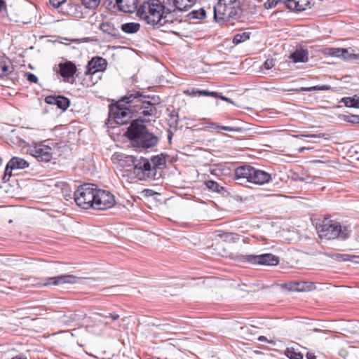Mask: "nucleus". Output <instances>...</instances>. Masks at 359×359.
<instances>
[{"instance_id":"c756f323","label":"nucleus","mask_w":359,"mask_h":359,"mask_svg":"<svg viewBox=\"0 0 359 359\" xmlns=\"http://www.w3.org/2000/svg\"><path fill=\"white\" fill-rule=\"evenodd\" d=\"M250 39V33L248 32H243L241 34H237L234 36L233 39V43L236 45L241 43L242 42L245 41L246 40Z\"/></svg>"},{"instance_id":"ddd939ff","label":"nucleus","mask_w":359,"mask_h":359,"mask_svg":"<svg viewBox=\"0 0 359 359\" xmlns=\"http://www.w3.org/2000/svg\"><path fill=\"white\" fill-rule=\"evenodd\" d=\"M244 260L252 264L266 266H276L279 263V257L271 253L245 255Z\"/></svg>"},{"instance_id":"473e14b6","label":"nucleus","mask_w":359,"mask_h":359,"mask_svg":"<svg viewBox=\"0 0 359 359\" xmlns=\"http://www.w3.org/2000/svg\"><path fill=\"white\" fill-rule=\"evenodd\" d=\"M189 15L191 18L194 19H203L205 16V11L204 9L201 8L191 11Z\"/></svg>"},{"instance_id":"5701e85b","label":"nucleus","mask_w":359,"mask_h":359,"mask_svg":"<svg viewBox=\"0 0 359 359\" xmlns=\"http://www.w3.org/2000/svg\"><path fill=\"white\" fill-rule=\"evenodd\" d=\"M294 62H306L309 59V53L306 50L299 49L295 50L290 55Z\"/></svg>"},{"instance_id":"f3484780","label":"nucleus","mask_w":359,"mask_h":359,"mask_svg":"<svg viewBox=\"0 0 359 359\" xmlns=\"http://www.w3.org/2000/svg\"><path fill=\"white\" fill-rule=\"evenodd\" d=\"M50 4L55 8H59L60 12L67 15H74L77 18L81 15L77 12V8H81L78 5H74L69 8H65L67 4V0H49Z\"/></svg>"},{"instance_id":"0eeeda50","label":"nucleus","mask_w":359,"mask_h":359,"mask_svg":"<svg viewBox=\"0 0 359 359\" xmlns=\"http://www.w3.org/2000/svg\"><path fill=\"white\" fill-rule=\"evenodd\" d=\"M133 104H128L123 101V97L116 104L109 106V117L114 119L116 123L123 125L126 123L134 114Z\"/></svg>"},{"instance_id":"f257e3e1","label":"nucleus","mask_w":359,"mask_h":359,"mask_svg":"<svg viewBox=\"0 0 359 359\" xmlns=\"http://www.w3.org/2000/svg\"><path fill=\"white\" fill-rule=\"evenodd\" d=\"M171 10L166 8L159 0H149L144 2L137 10V15L151 25L162 27L169 23L167 15Z\"/></svg>"},{"instance_id":"2f4dec72","label":"nucleus","mask_w":359,"mask_h":359,"mask_svg":"<svg viewBox=\"0 0 359 359\" xmlns=\"http://www.w3.org/2000/svg\"><path fill=\"white\" fill-rule=\"evenodd\" d=\"M285 355L290 359H302L303 356L300 353L295 352L293 349L287 348L285 351Z\"/></svg>"},{"instance_id":"4c0bfd02","label":"nucleus","mask_w":359,"mask_h":359,"mask_svg":"<svg viewBox=\"0 0 359 359\" xmlns=\"http://www.w3.org/2000/svg\"><path fill=\"white\" fill-rule=\"evenodd\" d=\"M13 170V168H8V163H7V165L5 169L4 176L3 177V180L6 182L9 180V178L12 175L11 171Z\"/></svg>"},{"instance_id":"c9c22d12","label":"nucleus","mask_w":359,"mask_h":359,"mask_svg":"<svg viewBox=\"0 0 359 359\" xmlns=\"http://www.w3.org/2000/svg\"><path fill=\"white\" fill-rule=\"evenodd\" d=\"M342 53L343 48H331L329 51L330 55L337 57H341Z\"/></svg>"},{"instance_id":"864d4df0","label":"nucleus","mask_w":359,"mask_h":359,"mask_svg":"<svg viewBox=\"0 0 359 359\" xmlns=\"http://www.w3.org/2000/svg\"><path fill=\"white\" fill-rule=\"evenodd\" d=\"M298 180H300V181H305V180H306L307 179L302 178V177H299V178H298Z\"/></svg>"},{"instance_id":"603ef678","label":"nucleus","mask_w":359,"mask_h":359,"mask_svg":"<svg viewBox=\"0 0 359 359\" xmlns=\"http://www.w3.org/2000/svg\"><path fill=\"white\" fill-rule=\"evenodd\" d=\"M12 359H27V358H23V357L15 356V357L13 358Z\"/></svg>"},{"instance_id":"423d86ee","label":"nucleus","mask_w":359,"mask_h":359,"mask_svg":"<svg viewBox=\"0 0 359 359\" xmlns=\"http://www.w3.org/2000/svg\"><path fill=\"white\" fill-rule=\"evenodd\" d=\"M147 97L141 93L135 92L123 97V101H126L128 104H133V111L142 115L145 120L149 121L150 116H155L156 108L149 101L145 100Z\"/></svg>"},{"instance_id":"4468645a","label":"nucleus","mask_w":359,"mask_h":359,"mask_svg":"<svg viewBox=\"0 0 359 359\" xmlns=\"http://www.w3.org/2000/svg\"><path fill=\"white\" fill-rule=\"evenodd\" d=\"M81 278L71 274H63L54 277L45 278L40 283L42 286H57L62 284H75L79 282Z\"/></svg>"},{"instance_id":"09e8293b","label":"nucleus","mask_w":359,"mask_h":359,"mask_svg":"<svg viewBox=\"0 0 359 359\" xmlns=\"http://www.w3.org/2000/svg\"><path fill=\"white\" fill-rule=\"evenodd\" d=\"M330 86L327 85L318 86V90H328Z\"/></svg>"},{"instance_id":"f03ea898","label":"nucleus","mask_w":359,"mask_h":359,"mask_svg":"<svg viewBox=\"0 0 359 359\" xmlns=\"http://www.w3.org/2000/svg\"><path fill=\"white\" fill-rule=\"evenodd\" d=\"M126 136L137 147L150 148L158 142V138L148 132L144 121L136 119L132 121L126 131Z\"/></svg>"},{"instance_id":"4be33fe9","label":"nucleus","mask_w":359,"mask_h":359,"mask_svg":"<svg viewBox=\"0 0 359 359\" xmlns=\"http://www.w3.org/2000/svg\"><path fill=\"white\" fill-rule=\"evenodd\" d=\"M29 167V163L24 158L13 157L8 161V168L25 169Z\"/></svg>"},{"instance_id":"1a4fd4ad","label":"nucleus","mask_w":359,"mask_h":359,"mask_svg":"<svg viewBox=\"0 0 359 359\" xmlns=\"http://www.w3.org/2000/svg\"><path fill=\"white\" fill-rule=\"evenodd\" d=\"M97 187L95 184H84L78 187L74 194L76 205L81 208H93Z\"/></svg>"},{"instance_id":"f8f14e48","label":"nucleus","mask_w":359,"mask_h":359,"mask_svg":"<svg viewBox=\"0 0 359 359\" xmlns=\"http://www.w3.org/2000/svg\"><path fill=\"white\" fill-rule=\"evenodd\" d=\"M281 2L292 11H302L310 8L309 0H267L264 3V7L266 9H271Z\"/></svg>"},{"instance_id":"c85d7f7f","label":"nucleus","mask_w":359,"mask_h":359,"mask_svg":"<svg viewBox=\"0 0 359 359\" xmlns=\"http://www.w3.org/2000/svg\"><path fill=\"white\" fill-rule=\"evenodd\" d=\"M341 57L346 60H358L359 62V53H353L350 51L349 49L343 48V53L341 55Z\"/></svg>"},{"instance_id":"ea45409f","label":"nucleus","mask_w":359,"mask_h":359,"mask_svg":"<svg viewBox=\"0 0 359 359\" xmlns=\"http://www.w3.org/2000/svg\"><path fill=\"white\" fill-rule=\"evenodd\" d=\"M27 79L32 83H36L38 81V78L36 75L32 73H27Z\"/></svg>"},{"instance_id":"3c124183","label":"nucleus","mask_w":359,"mask_h":359,"mask_svg":"<svg viewBox=\"0 0 359 359\" xmlns=\"http://www.w3.org/2000/svg\"><path fill=\"white\" fill-rule=\"evenodd\" d=\"M258 340L260 341H266V338L264 336H260L259 338H258Z\"/></svg>"},{"instance_id":"393cba45","label":"nucleus","mask_w":359,"mask_h":359,"mask_svg":"<svg viewBox=\"0 0 359 359\" xmlns=\"http://www.w3.org/2000/svg\"><path fill=\"white\" fill-rule=\"evenodd\" d=\"M140 25L137 22H127L121 25V29L127 34H135L140 30Z\"/></svg>"},{"instance_id":"6ab92c4d","label":"nucleus","mask_w":359,"mask_h":359,"mask_svg":"<svg viewBox=\"0 0 359 359\" xmlns=\"http://www.w3.org/2000/svg\"><path fill=\"white\" fill-rule=\"evenodd\" d=\"M45 102L48 104L56 105L59 109L63 111L66 110L70 104L69 100L62 95L53 96L49 95L46 97Z\"/></svg>"},{"instance_id":"49530a36","label":"nucleus","mask_w":359,"mask_h":359,"mask_svg":"<svg viewBox=\"0 0 359 359\" xmlns=\"http://www.w3.org/2000/svg\"><path fill=\"white\" fill-rule=\"evenodd\" d=\"M6 4L4 0H0V12L2 11H6Z\"/></svg>"},{"instance_id":"37998d69","label":"nucleus","mask_w":359,"mask_h":359,"mask_svg":"<svg viewBox=\"0 0 359 359\" xmlns=\"http://www.w3.org/2000/svg\"><path fill=\"white\" fill-rule=\"evenodd\" d=\"M109 27H110V26H109V25L108 23H103V24L101 25V29L104 32H108V33L111 34V35H114L113 33H111L109 32Z\"/></svg>"},{"instance_id":"a18cd8bd","label":"nucleus","mask_w":359,"mask_h":359,"mask_svg":"<svg viewBox=\"0 0 359 359\" xmlns=\"http://www.w3.org/2000/svg\"><path fill=\"white\" fill-rule=\"evenodd\" d=\"M219 97L221 100H222L224 101H226V102H227L229 103H231V104L233 103V101L231 99H230L229 97H226L225 96H223V95H220L219 93H218V97Z\"/></svg>"},{"instance_id":"cd10ccee","label":"nucleus","mask_w":359,"mask_h":359,"mask_svg":"<svg viewBox=\"0 0 359 359\" xmlns=\"http://www.w3.org/2000/svg\"><path fill=\"white\" fill-rule=\"evenodd\" d=\"M208 124L210 128H219V129H222L224 130L229 131V132H241L243 130L240 127L223 126H219L213 122L209 123Z\"/></svg>"},{"instance_id":"9d476101","label":"nucleus","mask_w":359,"mask_h":359,"mask_svg":"<svg viewBox=\"0 0 359 359\" xmlns=\"http://www.w3.org/2000/svg\"><path fill=\"white\" fill-rule=\"evenodd\" d=\"M126 161L134 166V173L140 180L152 178L156 175V168L152 167L148 159L141 158L137 160L133 156H128Z\"/></svg>"},{"instance_id":"f704fd0d","label":"nucleus","mask_w":359,"mask_h":359,"mask_svg":"<svg viewBox=\"0 0 359 359\" xmlns=\"http://www.w3.org/2000/svg\"><path fill=\"white\" fill-rule=\"evenodd\" d=\"M344 121L351 123H353V124L359 123V116H358V115L344 116Z\"/></svg>"},{"instance_id":"7ed1b4c3","label":"nucleus","mask_w":359,"mask_h":359,"mask_svg":"<svg viewBox=\"0 0 359 359\" xmlns=\"http://www.w3.org/2000/svg\"><path fill=\"white\" fill-rule=\"evenodd\" d=\"M242 13L239 0H219L214 6V19L218 22L238 20Z\"/></svg>"},{"instance_id":"a878e982","label":"nucleus","mask_w":359,"mask_h":359,"mask_svg":"<svg viewBox=\"0 0 359 359\" xmlns=\"http://www.w3.org/2000/svg\"><path fill=\"white\" fill-rule=\"evenodd\" d=\"M342 102H344L347 107L359 108V95H354L351 97H344Z\"/></svg>"},{"instance_id":"b1692460","label":"nucleus","mask_w":359,"mask_h":359,"mask_svg":"<svg viewBox=\"0 0 359 359\" xmlns=\"http://www.w3.org/2000/svg\"><path fill=\"white\" fill-rule=\"evenodd\" d=\"M175 9L180 11H187L191 8L196 0H172Z\"/></svg>"},{"instance_id":"de8ad7c7","label":"nucleus","mask_w":359,"mask_h":359,"mask_svg":"<svg viewBox=\"0 0 359 359\" xmlns=\"http://www.w3.org/2000/svg\"><path fill=\"white\" fill-rule=\"evenodd\" d=\"M196 90H195V89H192L191 90H187L184 91V93H186L187 95H198V93H196Z\"/></svg>"},{"instance_id":"412c9836","label":"nucleus","mask_w":359,"mask_h":359,"mask_svg":"<svg viewBox=\"0 0 359 359\" xmlns=\"http://www.w3.org/2000/svg\"><path fill=\"white\" fill-rule=\"evenodd\" d=\"M13 70L11 61L7 57L0 55V77L8 76Z\"/></svg>"},{"instance_id":"20e7f679","label":"nucleus","mask_w":359,"mask_h":359,"mask_svg":"<svg viewBox=\"0 0 359 359\" xmlns=\"http://www.w3.org/2000/svg\"><path fill=\"white\" fill-rule=\"evenodd\" d=\"M235 177L241 184L250 182L261 185L269 182L271 179L269 173L250 165H243L236 168Z\"/></svg>"},{"instance_id":"c03bdc74","label":"nucleus","mask_w":359,"mask_h":359,"mask_svg":"<svg viewBox=\"0 0 359 359\" xmlns=\"http://www.w3.org/2000/svg\"><path fill=\"white\" fill-rule=\"evenodd\" d=\"M301 90L302 91H308V92L318 90V86H315L309 87V88H302Z\"/></svg>"},{"instance_id":"79ce46f5","label":"nucleus","mask_w":359,"mask_h":359,"mask_svg":"<svg viewBox=\"0 0 359 359\" xmlns=\"http://www.w3.org/2000/svg\"><path fill=\"white\" fill-rule=\"evenodd\" d=\"M106 319L109 318L111 320H116L119 318V315L116 313H110L109 316H105Z\"/></svg>"},{"instance_id":"e433bc0d","label":"nucleus","mask_w":359,"mask_h":359,"mask_svg":"<svg viewBox=\"0 0 359 359\" xmlns=\"http://www.w3.org/2000/svg\"><path fill=\"white\" fill-rule=\"evenodd\" d=\"M196 93H198V95H205V96H212L214 97H218V93L216 92H210L208 90H197Z\"/></svg>"},{"instance_id":"9b49d317","label":"nucleus","mask_w":359,"mask_h":359,"mask_svg":"<svg viewBox=\"0 0 359 359\" xmlns=\"http://www.w3.org/2000/svg\"><path fill=\"white\" fill-rule=\"evenodd\" d=\"M93 208L104 210L112 208L115 205L114 196L109 191L97 189Z\"/></svg>"},{"instance_id":"72a5a7b5","label":"nucleus","mask_w":359,"mask_h":359,"mask_svg":"<svg viewBox=\"0 0 359 359\" xmlns=\"http://www.w3.org/2000/svg\"><path fill=\"white\" fill-rule=\"evenodd\" d=\"M154 166L156 168V166H160L165 165V160L163 157L159 156H153L151 158Z\"/></svg>"},{"instance_id":"58836bf2","label":"nucleus","mask_w":359,"mask_h":359,"mask_svg":"<svg viewBox=\"0 0 359 359\" xmlns=\"http://www.w3.org/2000/svg\"><path fill=\"white\" fill-rule=\"evenodd\" d=\"M274 60L271 58V59H267L264 65H263V67L264 69L269 70V69H271L273 66H274Z\"/></svg>"},{"instance_id":"bb28decb","label":"nucleus","mask_w":359,"mask_h":359,"mask_svg":"<svg viewBox=\"0 0 359 359\" xmlns=\"http://www.w3.org/2000/svg\"><path fill=\"white\" fill-rule=\"evenodd\" d=\"M205 185L209 190L214 192L222 194L225 191L224 187L213 180H208L205 182Z\"/></svg>"},{"instance_id":"a211bd4d","label":"nucleus","mask_w":359,"mask_h":359,"mask_svg":"<svg viewBox=\"0 0 359 359\" xmlns=\"http://www.w3.org/2000/svg\"><path fill=\"white\" fill-rule=\"evenodd\" d=\"M60 73L64 81L70 82V79H73L74 74L76 72V65L72 62H66L59 65Z\"/></svg>"},{"instance_id":"dca6fc26","label":"nucleus","mask_w":359,"mask_h":359,"mask_svg":"<svg viewBox=\"0 0 359 359\" xmlns=\"http://www.w3.org/2000/svg\"><path fill=\"white\" fill-rule=\"evenodd\" d=\"M282 287L291 292H306L316 289L313 282H290L282 285Z\"/></svg>"},{"instance_id":"8fccbe9b","label":"nucleus","mask_w":359,"mask_h":359,"mask_svg":"<svg viewBox=\"0 0 359 359\" xmlns=\"http://www.w3.org/2000/svg\"><path fill=\"white\" fill-rule=\"evenodd\" d=\"M306 358L308 359H316V355L313 353H307Z\"/></svg>"},{"instance_id":"aec40b11","label":"nucleus","mask_w":359,"mask_h":359,"mask_svg":"<svg viewBox=\"0 0 359 359\" xmlns=\"http://www.w3.org/2000/svg\"><path fill=\"white\" fill-rule=\"evenodd\" d=\"M138 0H115L118 10L124 13H133L137 10Z\"/></svg>"},{"instance_id":"5fc2aeb1","label":"nucleus","mask_w":359,"mask_h":359,"mask_svg":"<svg viewBox=\"0 0 359 359\" xmlns=\"http://www.w3.org/2000/svg\"><path fill=\"white\" fill-rule=\"evenodd\" d=\"M165 326L169 327L170 325H169V324H167V325H165Z\"/></svg>"},{"instance_id":"a19ab883","label":"nucleus","mask_w":359,"mask_h":359,"mask_svg":"<svg viewBox=\"0 0 359 359\" xmlns=\"http://www.w3.org/2000/svg\"><path fill=\"white\" fill-rule=\"evenodd\" d=\"M295 137L297 138H300V139H302L303 137L316 138V137H320L321 135H316V134H308V135L299 134V135H296Z\"/></svg>"},{"instance_id":"7c9ffc66","label":"nucleus","mask_w":359,"mask_h":359,"mask_svg":"<svg viewBox=\"0 0 359 359\" xmlns=\"http://www.w3.org/2000/svg\"><path fill=\"white\" fill-rule=\"evenodd\" d=\"M81 2L86 8L94 9L99 6L100 0H81Z\"/></svg>"},{"instance_id":"6e6552de","label":"nucleus","mask_w":359,"mask_h":359,"mask_svg":"<svg viewBox=\"0 0 359 359\" xmlns=\"http://www.w3.org/2000/svg\"><path fill=\"white\" fill-rule=\"evenodd\" d=\"M56 144L43 141L33 143L29 148V154L39 162H50L55 154Z\"/></svg>"},{"instance_id":"2eb2a0df","label":"nucleus","mask_w":359,"mask_h":359,"mask_svg":"<svg viewBox=\"0 0 359 359\" xmlns=\"http://www.w3.org/2000/svg\"><path fill=\"white\" fill-rule=\"evenodd\" d=\"M107 67V61L102 57H95L93 58L87 65V69L86 71V75H97L98 78H100V73L105 69Z\"/></svg>"},{"instance_id":"39448f33","label":"nucleus","mask_w":359,"mask_h":359,"mask_svg":"<svg viewBox=\"0 0 359 359\" xmlns=\"http://www.w3.org/2000/svg\"><path fill=\"white\" fill-rule=\"evenodd\" d=\"M316 231L320 238L328 240H345L351 233V231L346 226L342 227L339 222L327 218L317 224Z\"/></svg>"}]
</instances>
